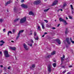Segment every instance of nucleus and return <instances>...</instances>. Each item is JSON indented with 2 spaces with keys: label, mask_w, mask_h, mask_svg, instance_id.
<instances>
[{
  "label": "nucleus",
  "mask_w": 74,
  "mask_h": 74,
  "mask_svg": "<svg viewBox=\"0 0 74 74\" xmlns=\"http://www.w3.org/2000/svg\"><path fill=\"white\" fill-rule=\"evenodd\" d=\"M61 67H62V68H64V69H65V66H61Z\"/></svg>",
  "instance_id": "nucleus-39"
},
{
  "label": "nucleus",
  "mask_w": 74,
  "mask_h": 74,
  "mask_svg": "<svg viewBox=\"0 0 74 74\" xmlns=\"http://www.w3.org/2000/svg\"><path fill=\"white\" fill-rule=\"evenodd\" d=\"M57 3H58V1H54V2L52 4V5H55L57 4Z\"/></svg>",
  "instance_id": "nucleus-10"
},
{
  "label": "nucleus",
  "mask_w": 74,
  "mask_h": 74,
  "mask_svg": "<svg viewBox=\"0 0 74 74\" xmlns=\"http://www.w3.org/2000/svg\"><path fill=\"white\" fill-rule=\"evenodd\" d=\"M59 19L60 22H63V21L64 20V19H62V18H60Z\"/></svg>",
  "instance_id": "nucleus-20"
},
{
  "label": "nucleus",
  "mask_w": 74,
  "mask_h": 74,
  "mask_svg": "<svg viewBox=\"0 0 74 74\" xmlns=\"http://www.w3.org/2000/svg\"><path fill=\"white\" fill-rule=\"evenodd\" d=\"M29 15H34V13H33V12L32 11L30 12L29 13Z\"/></svg>",
  "instance_id": "nucleus-15"
},
{
  "label": "nucleus",
  "mask_w": 74,
  "mask_h": 74,
  "mask_svg": "<svg viewBox=\"0 0 74 74\" xmlns=\"http://www.w3.org/2000/svg\"><path fill=\"white\" fill-rule=\"evenodd\" d=\"M51 56L50 55H49L48 56H47V58H51Z\"/></svg>",
  "instance_id": "nucleus-34"
},
{
  "label": "nucleus",
  "mask_w": 74,
  "mask_h": 74,
  "mask_svg": "<svg viewBox=\"0 0 74 74\" xmlns=\"http://www.w3.org/2000/svg\"><path fill=\"white\" fill-rule=\"evenodd\" d=\"M0 42H1V43H2L3 44H4V43H5V42L3 41V40H2L0 41Z\"/></svg>",
  "instance_id": "nucleus-31"
},
{
  "label": "nucleus",
  "mask_w": 74,
  "mask_h": 74,
  "mask_svg": "<svg viewBox=\"0 0 74 74\" xmlns=\"http://www.w3.org/2000/svg\"><path fill=\"white\" fill-rule=\"evenodd\" d=\"M10 48L11 49L13 50V51H15L16 50V48L14 47H11Z\"/></svg>",
  "instance_id": "nucleus-12"
},
{
  "label": "nucleus",
  "mask_w": 74,
  "mask_h": 74,
  "mask_svg": "<svg viewBox=\"0 0 74 74\" xmlns=\"http://www.w3.org/2000/svg\"><path fill=\"white\" fill-rule=\"evenodd\" d=\"M12 32H13V33H15V30L13 29V30Z\"/></svg>",
  "instance_id": "nucleus-50"
},
{
  "label": "nucleus",
  "mask_w": 74,
  "mask_h": 74,
  "mask_svg": "<svg viewBox=\"0 0 74 74\" xmlns=\"http://www.w3.org/2000/svg\"><path fill=\"white\" fill-rule=\"evenodd\" d=\"M46 26L47 27H51V25H49L47 24L46 25Z\"/></svg>",
  "instance_id": "nucleus-26"
},
{
  "label": "nucleus",
  "mask_w": 74,
  "mask_h": 74,
  "mask_svg": "<svg viewBox=\"0 0 74 74\" xmlns=\"http://www.w3.org/2000/svg\"><path fill=\"white\" fill-rule=\"evenodd\" d=\"M8 33H10V34H12V32H11V31H8Z\"/></svg>",
  "instance_id": "nucleus-43"
},
{
  "label": "nucleus",
  "mask_w": 74,
  "mask_h": 74,
  "mask_svg": "<svg viewBox=\"0 0 74 74\" xmlns=\"http://www.w3.org/2000/svg\"><path fill=\"white\" fill-rule=\"evenodd\" d=\"M14 11L15 12H18V9H17L16 7H15L14 9Z\"/></svg>",
  "instance_id": "nucleus-13"
},
{
  "label": "nucleus",
  "mask_w": 74,
  "mask_h": 74,
  "mask_svg": "<svg viewBox=\"0 0 74 74\" xmlns=\"http://www.w3.org/2000/svg\"><path fill=\"white\" fill-rule=\"evenodd\" d=\"M66 72V71H63V72L62 73H63V74H64V73H65Z\"/></svg>",
  "instance_id": "nucleus-41"
},
{
  "label": "nucleus",
  "mask_w": 74,
  "mask_h": 74,
  "mask_svg": "<svg viewBox=\"0 0 74 74\" xmlns=\"http://www.w3.org/2000/svg\"><path fill=\"white\" fill-rule=\"evenodd\" d=\"M41 25L42 26V29H45V27H44V23H42L41 24Z\"/></svg>",
  "instance_id": "nucleus-23"
},
{
  "label": "nucleus",
  "mask_w": 74,
  "mask_h": 74,
  "mask_svg": "<svg viewBox=\"0 0 74 74\" xmlns=\"http://www.w3.org/2000/svg\"><path fill=\"white\" fill-rule=\"evenodd\" d=\"M19 20V18L15 19L14 21V23H16V22H18Z\"/></svg>",
  "instance_id": "nucleus-14"
},
{
  "label": "nucleus",
  "mask_w": 74,
  "mask_h": 74,
  "mask_svg": "<svg viewBox=\"0 0 74 74\" xmlns=\"http://www.w3.org/2000/svg\"><path fill=\"white\" fill-rule=\"evenodd\" d=\"M71 7L72 10H73V5H71Z\"/></svg>",
  "instance_id": "nucleus-36"
},
{
  "label": "nucleus",
  "mask_w": 74,
  "mask_h": 74,
  "mask_svg": "<svg viewBox=\"0 0 74 74\" xmlns=\"http://www.w3.org/2000/svg\"><path fill=\"white\" fill-rule=\"evenodd\" d=\"M53 66L54 67H55L56 66V63H53Z\"/></svg>",
  "instance_id": "nucleus-24"
},
{
  "label": "nucleus",
  "mask_w": 74,
  "mask_h": 74,
  "mask_svg": "<svg viewBox=\"0 0 74 74\" xmlns=\"http://www.w3.org/2000/svg\"><path fill=\"white\" fill-rule=\"evenodd\" d=\"M69 19H73V17H72L70 16H69Z\"/></svg>",
  "instance_id": "nucleus-35"
},
{
  "label": "nucleus",
  "mask_w": 74,
  "mask_h": 74,
  "mask_svg": "<svg viewBox=\"0 0 74 74\" xmlns=\"http://www.w3.org/2000/svg\"><path fill=\"white\" fill-rule=\"evenodd\" d=\"M34 36H36L37 35V33L36 32H34Z\"/></svg>",
  "instance_id": "nucleus-32"
},
{
  "label": "nucleus",
  "mask_w": 74,
  "mask_h": 74,
  "mask_svg": "<svg viewBox=\"0 0 74 74\" xmlns=\"http://www.w3.org/2000/svg\"><path fill=\"white\" fill-rule=\"evenodd\" d=\"M63 22H64V25H67V24H68V23L66 22V20H64L63 21Z\"/></svg>",
  "instance_id": "nucleus-17"
},
{
  "label": "nucleus",
  "mask_w": 74,
  "mask_h": 74,
  "mask_svg": "<svg viewBox=\"0 0 74 74\" xmlns=\"http://www.w3.org/2000/svg\"><path fill=\"white\" fill-rule=\"evenodd\" d=\"M0 54L1 55L2 54V52H1V51H0Z\"/></svg>",
  "instance_id": "nucleus-55"
},
{
  "label": "nucleus",
  "mask_w": 74,
  "mask_h": 74,
  "mask_svg": "<svg viewBox=\"0 0 74 74\" xmlns=\"http://www.w3.org/2000/svg\"><path fill=\"white\" fill-rule=\"evenodd\" d=\"M28 45H29L30 47H32V44H28Z\"/></svg>",
  "instance_id": "nucleus-38"
},
{
  "label": "nucleus",
  "mask_w": 74,
  "mask_h": 74,
  "mask_svg": "<svg viewBox=\"0 0 74 74\" xmlns=\"http://www.w3.org/2000/svg\"><path fill=\"white\" fill-rule=\"evenodd\" d=\"M44 21H45V22H46V23H48V21L47 20H45Z\"/></svg>",
  "instance_id": "nucleus-37"
},
{
  "label": "nucleus",
  "mask_w": 74,
  "mask_h": 74,
  "mask_svg": "<svg viewBox=\"0 0 74 74\" xmlns=\"http://www.w3.org/2000/svg\"><path fill=\"white\" fill-rule=\"evenodd\" d=\"M74 11H72V14H74Z\"/></svg>",
  "instance_id": "nucleus-49"
},
{
  "label": "nucleus",
  "mask_w": 74,
  "mask_h": 74,
  "mask_svg": "<svg viewBox=\"0 0 74 74\" xmlns=\"http://www.w3.org/2000/svg\"><path fill=\"white\" fill-rule=\"evenodd\" d=\"M52 29H55V28L54 27H52Z\"/></svg>",
  "instance_id": "nucleus-53"
},
{
  "label": "nucleus",
  "mask_w": 74,
  "mask_h": 74,
  "mask_svg": "<svg viewBox=\"0 0 74 74\" xmlns=\"http://www.w3.org/2000/svg\"><path fill=\"white\" fill-rule=\"evenodd\" d=\"M26 17H24L20 19V23H23L26 22Z\"/></svg>",
  "instance_id": "nucleus-2"
},
{
  "label": "nucleus",
  "mask_w": 74,
  "mask_h": 74,
  "mask_svg": "<svg viewBox=\"0 0 74 74\" xmlns=\"http://www.w3.org/2000/svg\"><path fill=\"white\" fill-rule=\"evenodd\" d=\"M48 67V71L49 73H51L52 71V69H51V65L49 64L47 65Z\"/></svg>",
  "instance_id": "nucleus-3"
},
{
  "label": "nucleus",
  "mask_w": 74,
  "mask_h": 74,
  "mask_svg": "<svg viewBox=\"0 0 74 74\" xmlns=\"http://www.w3.org/2000/svg\"><path fill=\"white\" fill-rule=\"evenodd\" d=\"M24 0H21V3H23V2H24Z\"/></svg>",
  "instance_id": "nucleus-40"
},
{
  "label": "nucleus",
  "mask_w": 74,
  "mask_h": 74,
  "mask_svg": "<svg viewBox=\"0 0 74 74\" xmlns=\"http://www.w3.org/2000/svg\"><path fill=\"white\" fill-rule=\"evenodd\" d=\"M6 10L7 11V12H8V9H7Z\"/></svg>",
  "instance_id": "nucleus-61"
},
{
  "label": "nucleus",
  "mask_w": 74,
  "mask_h": 74,
  "mask_svg": "<svg viewBox=\"0 0 74 74\" xmlns=\"http://www.w3.org/2000/svg\"><path fill=\"white\" fill-rule=\"evenodd\" d=\"M60 26V24H58V25H57V27H59Z\"/></svg>",
  "instance_id": "nucleus-51"
},
{
  "label": "nucleus",
  "mask_w": 74,
  "mask_h": 74,
  "mask_svg": "<svg viewBox=\"0 0 74 74\" xmlns=\"http://www.w3.org/2000/svg\"><path fill=\"white\" fill-rule=\"evenodd\" d=\"M40 1H36L34 2V4H36V5H38L39 4H40Z\"/></svg>",
  "instance_id": "nucleus-6"
},
{
  "label": "nucleus",
  "mask_w": 74,
  "mask_h": 74,
  "mask_svg": "<svg viewBox=\"0 0 74 74\" xmlns=\"http://www.w3.org/2000/svg\"><path fill=\"white\" fill-rule=\"evenodd\" d=\"M11 42H14V41L12 40V41H11Z\"/></svg>",
  "instance_id": "nucleus-62"
},
{
  "label": "nucleus",
  "mask_w": 74,
  "mask_h": 74,
  "mask_svg": "<svg viewBox=\"0 0 74 74\" xmlns=\"http://www.w3.org/2000/svg\"><path fill=\"white\" fill-rule=\"evenodd\" d=\"M49 10V8L48 9H46L44 10V12H47V11H48V10Z\"/></svg>",
  "instance_id": "nucleus-28"
},
{
  "label": "nucleus",
  "mask_w": 74,
  "mask_h": 74,
  "mask_svg": "<svg viewBox=\"0 0 74 74\" xmlns=\"http://www.w3.org/2000/svg\"><path fill=\"white\" fill-rule=\"evenodd\" d=\"M59 11H60V9L58 10L57 11H58V12H59Z\"/></svg>",
  "instance_id": "nucleus-59"
},
{
  "label": "nucleus",
  "mask_w": 74,
  "mask_h": 74,
  "mask_svg": "<svg viewBox=\"0 0 74 74\" xmlns=\"http://www.w3.org/2000/svg\"><path fill=\"white\" fill-rule=\"evenodd\" d=\"M48 34V33H47V32H45V33L44 34V35H45V34Z\"/></svg>",
  "instance_id": "nucleus-54"
},
{
  "label": "nucleus",
  "mask_w": 74,
  "mask_h": 74,
  "mask_svg": "<svg viewBox=\"0 0 74 74\" xmlns=\"http://www.w3.org/2000/svg\"><path fill=\"white\" fill-rule=\"evenodd\" d=\"M3 32H5V29H3Z\"/></svg>",
  "instance_id": "nucleus-45"
},
{
  "label": "nucleus",
  "mask_w": 74,
  "mask_h": 74,
  "mask_svg": "<svg viewBox=\"0 0 74 74\" xmlns=\"http://www.w3.org/2000/svg\"><path fill=\"white\" fill-rule=\"evenodd\" d=\"M69 33V31L68 30V29L67 28H66L65 32V34H67V33Z\"/></svg>",
  "instance_id": "nucleus-16"
},
{
  "label": "nucleus",
  "mask_w": 74,
  "mask_h": 74,
  "mask_svg": "<svg viewBox=\"0 0 74 74\" xmlns=\"http://www.w3.org/2000/svg\"><path fill=\"white\" fill-rule=\"evenodd\" d=\"M3 19L1 18L0 19V22L1 23H2V22H3Z\"/></svg>",
  "instance_id": "nucleus-30"
},
{
  "label": "nucleus",
  "mask_w": 74,
  "mask_h": 74,
  "mask_svg": "<svg viewBox=\"0 0 74 74\" xmlns=\"http://www.w3.org/2000/svg\"><path fill=\"white\" fill-rule=\"evenodd\" d=\"M18 36H17V37L16 38V40H18V38H19V37L20 35L18 34Z\"/></svg>",
  "instance_id": "nucleus-33"
},
{
  "label": "nucleus",
  "mask_w": 74,
  "mask_h": 74,
  "mask_svg": "<svg viewBox=\"0 0 74 74\" xmlns=\"http://www.w3.org/2000/svg\"><path fill=\"white\" fill-rule=\"evenodd\" d=\"M9 32H8V36H9Z\"/></svg>",
  "instance_id": "nucleus-64"
},
{
  "label": "nucleus",
  "mask_w": 74,
  "mask_h": 74,
  "mask_svg": "<svg viewBox=\"0 0 74 74\" xmlns=\"http://www.w3.org/2000/svg\"><path fill=\"white\" fill-rule=\"evenodd\" d=\"M55 51H53V52L51 53V55H55Z\"/></svg>",
  "instance_id": "nucleus-25"
},
{
  "label": "nucleus",
  "mask_w": 74,
  "mask_h": 74,
  "mask_svg": "<svg viewBox=\"0 0 74 74\" xmlns=\"http://www.w3.org/2000/svg\"><path fill=\"white\" fill-rule=\"evenodd\" d=\"M32 32H33L32 30H31L30 31V33H29V36H31L32 35V34H33V33H32Z\"/></svg>",
  "instance_id": "nucleus-22"
},
{
  "label": "nucleus",
  "mask_w": 74,
  "mask_h": 74,
  "mask_svg": "<svg viewBox=\"0 0 74 74\" xmlns=\"http://www.w3.org/2000/svg\"><path fill=\"white\" fill-rule=\"evenodd\" d=\"M71 42H72V44H74V41L73 40H71Z\"/></svg>",
  "instance_id": "nucleus-44"
},
{
  "label": "nucleus",
  "mask_w": 74,
  "mask_h": 74,
  "mask_svg": "<svg viewBox=\"0 0 74 74\" xmlns=\"http://www.w3.org/2000/svg\"><path fill=\"white\" fill-rule=\"evenodd\" d=\"M23 32H24V30H21L18 33V34L19 35H20V34L21 33H23Z\"/></svg>",
  "instance_id": "nucleus-11"
},
{
  "label": "nucleus",
  "mask_w": 74,
  "mask_h": 74,
  "mask_svg": "<svg viewBox=\"0 0 74 74\" xmlns=\"http://www.w3.org/2000/svg\"><path fill=\"white\" fill-rule=\"evenodd\" d=\"M67 5V4L66 3H64L63 5V6L62 7L63 8H64V7Z\"/></svg>",
  "instance_id": "nucleus-18"
},
{
  "label": "nucleus",
  "mask_w": 74,
  "mask_h": 74,
  "mask_svg": "<svg viewBox=\"0 0 74 74\" xmlns=\"http://www.w3.org/2000/svg\"><path fill=\"white\" fill-rule=\"evenodd\" d=\"M36 65L34 64H33L32 66L30 67V70H34V67H35Z\"/></svg>",
  "instance_id": "nucleus-7"
},
{
  "label": "nucleus",
  "mask_w": 74,
  "mask_h": 74,
  "mask_svg": "<svg viewBox=\"0 0 74 74\" xmlns=\"http://www.w3.org/2000/svg\"><path fill=\"white\" fill-rule=\"evenodd\" d=\"M23 46L24 47V48L25 49L26 51H27L29 49L27 48V46L26 45L25 43H24L23 44Z\"/></svg>",
  "instance_id": "nucleus-5"
},
{
  "label": "nucleus",
  "mask_w": 74,
  "mask_h": 74,
  "mask_svg": "<svg viewBox=\"0 0 74 74\" xmlns=\"http://www.w3.org/2000/svg\"><path fill=\"white\" fill-rule=\"evenodd\" d=\"M11 68V67L10 66H9V67H8V69H10V68Z\"/></svg>",
  "instance_id": "nucleus-48"
},
{
  "label": "nucleus",
  "mask_w": 74,
  "mask_h": 74,
  "mask_svg": "<svg viewBox=\"0 0 74 74\" xmlns=\"http://www.w3.org/2000/svg\"><path fill=\"white\" fill-rule=\"evenodd\" d=\"M65 58V56H64V55H63V57H61V61L62 62V61L64 60V59H63V58Z\"/></svg>",
  "instance_id": "nucleus-19"
},
{
  "label": "nucleus",
  "mask_w": 74,
  "mask_h": 74,
  "mask_svg": "<svg viewBox=\"0 0 74 74\" xmlns=\"http://www.w3.org/2000/svg\"><path fill=\"white\" fill-rule=\"evenodd\" d=\"M66 41L69 45H70L71 42H70V41L69 38H66Z\"/></svg>",
  "instance_id": "nucleus-4"
},
{
  "label": "nucleus",
  "mask_w": 74,
  "mask_h": 74,
  "mask_svg": "<svg viewBox=\"0 0 74 74\" xmlns=\"http://www.w3.org/2000/svg\"><path fill=\"white\" fill-rule=\"evenodd\" d=\"M3 70H4V71H6V68H5V67H4V68Z\"/></svg>",
  "instance_id": "nucleus-42"
},
{
  "label": "nucleus",
  "mask_w": 74,
  "mask_h": 74,
  "mask_svg": "<svg viewBox=\"0 0 74 74\" xmlns=\"http://www.w3.org/2000/svg\"><path fill=\"white\" fill-rule=\"evenodd\" d=\"M3 44H0V46H2V45H3Z\"/></svg>",
  "instance_id": "nucleus-47"
},
{
  "label": "nucleus",
  "mask_w": 74,
  "mask_h": 74,
  "mask_svg": "<svg viewBox=\"0 0 74 74\" xmlns=\"http://www.w3.org/2000/svg\"><path fill=\"white\" fill-rule=\"evenodd\" d=\"M70 40H71V41H72V39H71V38H70Z\"/></svg>",
  "instance_id": "nucleus-56"
},
{
  "label": "nucleus",
  "mask_w": 74,
  "mask_h": 74,
  "mask_svg": "<svg viewBox=\"0 0 74 74\" xmlns=\"http://www.w3.org/2000/svg\"><path fill=\"white\" fill-rule=\"evenodd\" d=\"M21 7H23V8H27L28 7L27 5H25L24 4H23L21 5Z\"/></svg>",
  "instance_id": "nucleus-9"
},
{
  "label": "nucleus",
  "mask_w": 74,
  "mask_h": 74,
  "mask_svg": "<svg viewBox=\"0 0 74 74\" xmlns=\"http://www.w3.org/2000/svg\"><path fill=\"white\" fill-rule=\"evenodd\" d=\"M38 30H41V29H40V26H38Z\"/></svg>",
  "instance_id": "nucleus-29"
},
{
  "label": "nucleus",
  "mask_w": 74,
  "mask_h": 74,
  "mask_svg": "<svg viewBox=\"0 0 74 74\" xmlns=\"http://www.w3.org/2000/svg\"><path fill=\"white\" fill-rule=\"evenodd\" d=\"M55 41H56V42L59 44V45H60V44H61V42H60V40L58 39H56Z\"/></svg>",
  "instance_id": "nucleus-8"
},
{
  "label": "nucleus",
  "mask_w": 74,
  "mask_h": 74,
  "mask_svg": "<svg viewBox=\"0 0 74 74\" xmlns=\"http://www.w3.org/2000/svg\"><path fill=\"white\" fill-rule=\"evenodd\" d=\"M4 54L6 58H8V57H10V56H11L10 55L8 54V51L6 50H5L4 51Z\"/></svg>",
  "instance_id": "nucleus-1"
},
{
  "label": "nucleus",
  "mask_w": 74,
  "mask_h": 74,
  "mask_svg": "<svg viewBox=\"0 0 74 74\" xmlns=\"http://www.w3.org/2000/svg\"><path fill=\"white\" fill-rule=\"evenodd\" d=\"M34 38L36 40H38V36L36 38V37L34 36Z\"/></svg>",
  "instance_id": "nucleus-27"
},
{
  "label": "nucleus",
  "mask_w": 74,
  "mask_h": 74,
  "mask_svg": "<svg viewBox=\"0 0 74 74\" xmlns=\"http://www.w3.org/2000/svg\"><path fill=\"white\" fill-rule=\"evenodd\" d=\"M31 42H32V43H33V42H33V40H31Z\"/></svg>",
  "instance_id": "nucleus-46"
},
{
  "label": "nucleus",
  "mask_w": 74,
  "mask_h": 74,
  "mask_svg": "<svg viewBox=\"0 0 74 74\" xmlns=\"http://www.w3.org/2000/svg\"><path fill=\"white\" fill-rule=\"evenodd\" d=\"M10 3H11V1H8L6 3L5 5H7L8 4H10Z\"/></svg>",
  "instance_id": "nucleus-21"
},
{
  "label": "nucleus",
  "mask_w": 74,
  "mask_h": 74,
  "mask_svg": "<svg viewBox=\"0 0 74 74\" xmlns=\"http://www.w3.org/2000/svg\"><path fill=\"white\" fill-rule=\"evenodd\" d=\"M0 67H3V66L2 65H0Z\"/></svg>",
  "instance_id": "nucleus-58"
},
{
  "label": "nucleus",
  "mask_w": 74,
  "mask_h": 74,
  "mask_svg": "<svg viewBox=\"0 0 74 74\" xmlns=\"http://www.w3.org/2000/svg\"><path fill=\"white\" fill-rule=\"evenodd\" d=\"M69 67H72V66H69Z\"/></svg>",
  "instance_id": "nucleus-57"
},
{
  "label": "nucleus",
  "mask_w": 74,
  "mask_h": 74,
  "mask_svg": "<svg viewBox=\"0 0 74 74\" xmlns=\"http://www.w3.org/2000/svg\"><path fill=\"white\" fill-rule=\"evenodd\" d=\"M63 11V10L62 9H60V11Z\"/></svg>",
  "instance_id": "nucleus-52"
},
{
  "label": "nucleus",
  "mask_w": 74,
  "mask_h": 74,
  "mask_svg": "<svg viewBox=\"0 0 74 74\" xmlns=\"http://www.w3.org/2000/svg\"><path fill=\"white\" fill-rule=\"evenodd\" d=\"M44 35H44H44H42V37H44V36H45Z\"/></svg>",
  "instance_id": "nucleus-60"
},
{
  "label": "nucleus",
  "mask_w": 74,
  "mask_h": 74,
  "mask_svg": "<svg viewBox=\"0 0 74 74\" xmlns=\"http://www.w3.org/2000/svg\"><path fill=\"white\" fill-rule=\"evenodd\" d=\"M66 19H68V18H67V17H66Z\"/></svg>",
  "instance_id": "nucleus-63"
}]
</instances>
